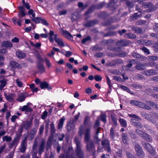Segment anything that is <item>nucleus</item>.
<instances>
[{
	"instance_id": "obj_1",
	"label": "nucleus",
	"mask_w": 158,
	"mask_h": 158,
	"mask_svg": "<svg viewBox=\"0 0 158 158\" xmlns=\"http://www.w3.org/2000/svg\"><path fill=\"white\" fill-rule=\"evenodd\" d=\"M90 132V129L87 128L85 132L84 139L86 142H88L86 145L87 150L89 152H91L92 155L94 156L95 154V147L94 142L92 140L89 141Z\"/></svg>"
},
{
	"instance_id": "obj_2",
	"label": "nucleus",
	"mask_w": 158,
	"mask_h": 158,
	"mask_svg": "<svg viewBox=\"0 0 158 158\" xmlns=\"http://www.w3.org/2000/svg\"><path fill=\"white\" fill-rule=\"evenodd\" d=\"M74 141L77 146L75 150V152L78 158H85L84 154L82 150L81 147V143L78 138L75 137L74 138Z\"/></svg>"
},
{
	"instance_id": "obj_3",
	"label": "nucleus",
	"mask_w": 158,
	"mask_h": 158,
	"mask_svg": "<svg viewBox=\"0 0 158 158\" xmlns=\"http://www.w3.org/2000/svg\"><path fill=\"white\" fill-rule=\"evenodd\" d=\"M105 3L104 2L96 5H93L91 6L88 10L85 13V15H87L91 13L94 10L101 9L105 5Z\"/></svg>"
},
{
	"instance_id": "obj_4",
	"label": "nucleus",
	"mask_w": 158,
	"mask_h": 158,
	"mask_svg": "<svg viewBox=\"0 0 158 158\" xmlns=\"http://www.w3.org/2000/svg\"><path fill=\"white\" fill-rule=\"evenodd\" d=\"M133 143L134 145L135 150L137 155L140 157L143 158L144 156V153L140 146L135 141H134Z\"/></svg>"
},
{
	"instance_id": "obj_5",
	"label": "nucleus",
	"mask_w": 158,
	"mask_h": 158,
	"mask_svg": "<svg viewBox=\"0 0 158 158\" xmlns=\"http://www.w3.org/2000/svg\"><path fill=\"white\" fill-rule=\"evenodd\" d=\"M142 7L143 8H148V9L146 11L148 12H153L156 10L157 9L156 7L151 3H147L145 5H142Z\"/></svg>"
},
{
	"instance_id": "obj_6",
	"label": "nucleus",
	"mask_w": 158,
	"mask_h": 158,
	"mask_svg": "<svg viewBox=\"0 0 158 158\" xmlns=\"http://www.w3.org/2000/svg\"><path fill=\"white\" fill-rule=\"evenodd\" d=\"M39 60L37 62V67L39 70V72L40 73H42L45 72V68L43 65L42 64L41 62L43 61L42 59L39 57Z\"/></svg>"
},
{
	"instance_id": "obj_7",
	"label": "nucleus",
	"mask_w": 158,
	"mask_h": 158,
	"mask_svg": "<svg viewBox=\"0 0 158 158\" xmlns=\"http://www.w3.org/2000/svg\"><path fill=\"white\" fill-rule=\"evenodd\" d=\"M102 144L105 147V149L108 152H110L111 149L110 148V143L108 139L103 140L102 142Z\"/></svg>"
},
{
	"instance_id": "obj_8",
	"label": "nucleus",
	"mask_w": 158,
	"mask_h": 158,
	"mask_svg": "<svg viewBox=\"0 0 158 158\" xmlns=\"http://www.w3.org/2000/svg\"><path fill=\"white\" fill-rule=\"evenodd\" d=\"M27 138V136L25 137L24 139L22 140L21 143L20 151L21 152L24 153L25 152L27 148V141L26 140Z\"/></svg>"
},
{
	"instance_id": "obj_9",
	"label": "nucleus",
	"mask_w": 158,
	"mask_h": 158,
	"mask_svg": "<svg viewBox=\"0 0 158 158\" xmlns=\"http://www.w3.org/2000/svg\"><path fill=\"white\" fill-rule=\"evenodd\" d=\"M98 21L97 19L89 20L85 23L83 24L84 26L87 27H89L94 26L95 24L98 23Z\"/></svg>"
},
{
	"instance_id": "obj_10",
	"label": "nucleus",
	"mask_w": 158,
	"mask_h": 158,
	"mask_svg": "<svg viewBox=\"0 0 158 158\" xmlns=\"http://www.w3.org/2000/svg\"><path fill=\"white\" fill-rule=\"evenodd\" d=\"M118 1V0H110L109 2L107 4V7L112 10L116 9L117 7L116 3Z\"/></svg>"
},
{
	"instance_id": "obj_11",
	"label": "nucleus",
	"mask_w": 158,
	"mask_h": 158,
	"mask_svg": "<svg viewBox=\"0 0 158 158\" xmlns=\"http://www.w3.org/2000/svg\"><path fill=\"white\" fill-rule=\"evenodd\" d=\"M139 136L148 142H151L152 140V138L151 136L144 131Z\"/></svg>"
},
{
	"instance_id": "obj_12",
	"label": "nucleus",
	"mask_w": 158,
	"mask_h": 158,
	"mask_svg": "<svg viewBox=\"0 0 158 158\" xmlns=\"http://www.w3.org/2000/svg\"><path fill=\"white\" fill-rule=\"evenodd\" d=\"M131 55L133 57L140 60L142 61H144L146 59V57L142 56L136 52H132L131 53Z\"/></svg>"
},
{
	"instance_id": "obj_13",
	"label": "nucleus",
	"mask_w": 158,
	"mask_h": 158,
	"mask_svg": "<svg viewBox=\"0 0 158 158\" xmlns=\"http://www.w3.org/2000/svg\"><path fill=\"white\" fill-rule=\"evenodd\" d=\"M131 123L133 125L137 128H141L142 127L141 123L134 118H131Z\"/></svg>"
},
{
	"instance_id": "obj_14",
	"label": "nucleus",
	"mask_w": 158,
	"mask_h": 158,
	"mask_svg": "<svg viewBox=\"0 0 158 158\" xmlns=\"http://www.w3.org/2000/svg\"><path fill=\"white\" fill-rule=\"evenodd\" d=\"M45 142L44 140H42L39 145L38 150V154L41 155L44 150V148L45 146Z\"/></svg>"
},
{
	"instance_id": "obj_15",
	"label": "nucleus",
	"mask_w": 158,
	"mask_h": 158,
	"mask_svg": "<svg viewBox=\"0 0 158 158\" xmlns=\"http://www.w3.org/2000/svg\"><path fill=\"white\" fill-rule=\"evenodd\" d=\"M137 106L148 110H149L151 109V108L150 107L144 103L139 101H138Z\"/></svg>"
},
{
	"instance_id": "obj_16",
	"label": "nucleus",
	"mask_w": 158,
	"mask_h": 158,
	"mask_svg": "<svg viewBox=\"0 0 158 158\" xmlns=\"http://www.w3.org/2000/svg\"><path fill=\"white\" fill-rule=\"evenodd\" d=\"M19 137L18 135H16L15 137L13 140L9 145V148H11L14 145H17L18 143L19 142Z\"/></svg>"
},
{
	"instance_id": "obj_17",
	"label": "nucleus",
	"mask_w": 158,
	"mask_h": 158,
	"mask_svg": "<svg viewBox=\"0 0 158 158\" xmlns=\"http://www.w3.org/2000/svg\"><path fill=\"white\" fill-rule=\"evenodd\" d=\"M156 73L155 71L153 70V69L145 70L143 71L142 73L143 74L148 76L156 75Z\"/></svg>"
},
{
	"instance_id": "obj_18",
	"label": "nucleus",
	"mask_w": 158,
	"mask_h": 158,
	"mask_svg": "<svg viewBox=\"0 0 158 158\" xmlns=\"http://www.w3.org/2000/svg\"><path fill=\"white\" fill-rule=\"evenodd\" d=\"M74 122V120L70 121L67 123V127L68 131L70 132L74 129L75 126L73 123Z\"/></svg>"
},
{
	"instance_id": "obj_19",
	"label": "nucleus",
	"mask_w": 158,
	"mask_h": 158,
	"mask_svg": "<svg viewBox=\"0 0 158 158\" xmlns=\"http://www.w3.org/2000/svg\"><path fill=\"white\" fill-rule=\"evenodd\" d=\"M49 85L48 83L46 81L41 82L40 84V86L41 89H47L48 90L52 89L51 87L49 86Z\"/></svg>"
},
{
	"instance_id": "obj_20",
	"label": "nucleus",
	"mask_w": 158,
	"mask_h": 158,
	"mask_svg": "<svg viewBox=\"0 0 158 158\" xmlns=\"http://www.w3.org/2000/svg\"><path fill=\"white\" fill-rule=\"evenodd\" d=\"M4 95L6 99L10 102L13 101L14 98L15 96V94L13 93L7 95L6 93H4Z\"/></svg>"
},
{
	"instance_id": "obj_21",
	"label": "nucleus",
	"mask_w": 158,
	"mask_h": 158,
	"mask_svg": "<svg viewBox=\"0 0 158 158\" xmlns=\"http://www.w3.org/2000/svg\"><path fill=\"white\" fill-rule=\"evenodd\" d=\"M54 39L56 42L57 43L59 46L62 47L64 46V44L62 40L61 39H60L57 37V35H55Z\"/></svg>"
},
{
	"instance_id": "obj_22",
	"label": "nucleus",
	"mask_w": 158,
	"mask_h": 158,
	"mask_svg": "<svg viewBox=\"0 0 158 158\" xmlns=\"http://www.w3.org/2000/svg\"><path fill=\"white\" fill-rule=\"evenodd\" d=\"M31 122L27 121L25 123H23L22 125V127L26 130H27L29 127H31Z\"/></svg>"
},
{
	"instance_id": "obj_23",
	"label": "nucleus",
	"mask_w": 158,
	"mask_h": 158,
	"mask_svg": "<svg viewBox=\"0 0 158 158\" xmlns=\"http://www.w3.org/2000/svg\"><path fill=\"white\" fill-rule=\"evenodd\" d=\"M21 110L22 111H25L26 112H30L33 110L28 105L23 106Z\"/></svg>"
},
{
	"instance_id": "obj_24",
	"label": "nucleus",
	"mask_w": 158,
	"mask_h": 158,
	"mask_svg": "<svg viewBox=\"0 0 158 158\" xmlns=\"http://www.w3.org/2000/svg\"><path fill=\"white\" fill-rule=\"evenodd\" d=\"M129 63L126 65L125 66V68H127L130 69L132 66V64H137V61H135V60L134 59L130 60L129 61Z\"/></svg>"
},
{
	"instance_id": "obj_25",
	"label": "nucleus",
	"mask_w": 158,
	"mask_h": 158,
	"mask_svg": "<svg viewBox=\"0 0 158 158\" xmlns=\"http://www.w3.org/2000/svg\"><path fill=\"white\" fill-rule=\"evenodd\" d=\"M2 46L6 48H11L13 47L12 44L10 42L4 41L2 43Z\"/></svg>"
},
{
	"instance_id": "obj_26",
	"label": "nucleus",
	"mask_w": 158,
	"mask_h": 158,
	"mask_svg": "<svg viewBox=\"0 0 158 158\" xmlns=\"http://www.w3.org/2000/svg\"><path fill=\"white\" fill-rule=\"evenodd\" d=\"M10 64L13 67L17 68L18 69H20L22 67L21 64L14 61H12L10 62Z\"/></svg>"
},
{
	"instance_id": "obj_27",
	"label": "nucleus",
	"mask_w": 158,
	"mask_h": 158,
	"mask_svg": "<svg viewBox=\"0 0 158 158\" xmlns=\"http://www.w3.org/2000/svg\"><path fill=\"white\" fill-rule=\"evenodd\" d=\"M70 19L72 22L76 21L79 18L78 15L77 13H72L70 16Z\"/></svg>"
},
{
	"instance_id": "obj_28",
	"label": "nucleus",
	"mask_w": 158,
	"mask_h": 158,
	"mask_svg": "<svg viewBox=\"0 0 158 158\" xmlns=\"http://www.w3.org/2000/svg\"><path fill=\"white\" fill-rule=\"evenodd\" d=\"M63 35L68 39H70L71 38H73V36L67 31H63Z\"/></svg>"
},
{
	"instance_id": "obj_29",
	"label": "nucleus",
	"mask_w": 158,
	"mask_h": 158,
	"mask_svg": "<svg viewBox=\"0 0 158 158\" xmlns=\"http://www.w3.org/2000/svg\"><path fill=\"white\" fill-rule=\"evenodd\" d=\"M121 137L123 143L125 144L127 143L128 139L127 134L122 133L121 134Z\"/></svg>"
},
{
	"instance_id": "obj_30",
	"label": "nucleus",
	"mask_w": 158,
	"mask_h": 158,
	"mask_svg": "<svg viewBox=\"0 0 158 158\" xmlns=\"http://www.w3.org/2000/svg\"><path fill=\"white\" fill-rule=\"evenodd\" d=\"M142 144L143 147L148 152L153 147L149 143H147L143 142H142Z\"/></svg>"
},
{
	"instance_id": "obj_31",
	"label": "nucleus",
	"mask_w": 158,
	"mask_h": 158,
	"mask_svg": "<svg viewBox=\"0 0 158 158\" xmlns=\"http://www.w3.org/2000/svg\"><path fill=\"white\" fill-rule=\"evenodd\" d=\"M145 65L143 63H139L135 66V69L138 70H142L145 69Z\"/></svg>"
},
{
	"instance_id": "obj_32",
	"label": "nucleus",
	"mask_w": 158,
	"mask_h": 158,
	"mask_svg": "<svg viewBox=\"0 0 158 158\" xmlns=\"http://www.w3.org/2000/svg\"><path fill=\"white\" fill-rule=\"evenodd\" d=\"M26 98V97L24 94L20 93L19 96L18 98L17 99V100L19 102H21L24 101Z\"/></svg>"
},
{
	"instance_id": "obj_33",
	"label": "nucleus",
	"mask_w": 158,
	"mask_h": 158,
	"mask_svg": "<svg viewBox=\"0 0 158 158\" xmlns=\"http://www.w3.org/2000/svg\"><path fill=\"white\" fill-rule=\"evenodd\" d=\"M137 13H135L133 15L131 16V20L133 21L137 19L139 17H141L142 15H137Z\"/></svg>"
},
{
	"instance_id": "obj_34",
	"label": "nucleus",
	"mask_w": 158,
	"mask_h": 158,
	"mask_svg": "<svg viewBox=\"0 0 158 158\" xmlns=\"http://www.w3.org/2000/svg\"><path fill=\"white\" fill-rule=\"evenodd\" d=\"M65 118H64V117L61 118L60 119L59 123L58 124V129H61L62 127L63 123L65 120Z\"/></svg>"
},
{
	"instance_id": "obj_35",
	"label": "nucleus",
	"mask_w": 158,
	"mask_h": 158,
	"mask_svg": "<svg viewBox=\"0 0 158 158\" xmlns=\"http://www.w3.org/2000/svg\"><path fill=\"white\" fill-rule=\"evenodd\" d=\"M7 80H6L3 79L0 81V89L2 90L3 87L6 85Z\"/></svg>"
},
{
	"instance_id": "obj_36",
	"label": "nucleus",
	"mask_w": 158,
	"mask_h": 158,
	"mask_svg": "<svg viewBox=\"0 0 158 158\" xmlns=\"http://www.w3.org/2000/svg\"><path fill=\"white\" fill-rule=\"evenodd\" d=\"M16 56L19 58H23L26 56L25 54L21 52H16Z\"/></svg>"
},
{
	"instance_id": "obj_37",
	"label": "nucleus",
	"mask_w": 158,
	"mask_h": 158,
	"mask_svg": "<svg viewBox=\"0 0 158 158\" xmlns=\"http://www.w3.org/2000/svg\"><path fill=\"white\" fill-rule=\"evenodd\" d=\"M119 43L122 46H126L129 44V42L128 41L123 40L120 41Z\"/></svg>"
},
{
	"instance_id": "obj_38",
	"label": "nucleus",
	"mask_w": 158,
	"mask_h": 158,
	"mask_svg": "<svg viewBox=\"0 0 158 158\" xmlns=\"http://www.w3.org/2000/svg\"><path fill=\"white\" fill-rule=\"evenodd\" d=\"M119 121L121 125L124 127H126L127 126V124L126 121L123 118H120L119 119Z\"/></svg>"
},
{
	"instance_id": "obj_39",
	"label": "nucleus",
	"mask_w": 158,
	"mask_h": 158,
	"mask_svg": "<svg viewBox=\"0 0 158 158\" xmlns=\"http://www.w3.org/2000/svg\"><path fill=\"white\" fill-rule=\"evenodd\" d=\"M50 131L51 135H53L55 132V129L53 123H52L50 124Z\"/></svg>"
},
{
	"instance_id": "obj_40",
	"label": "nucleus",
	"mask_w": 158,
	"mask_h": 158,
	"mask_svg": "<svg viewBox=\"0 0 158 158\" xmlns=\"http://www.w3.org/2000/svg\"><path fill=\"white\" fill-rule=\"evenodd\" d=\"M126 37H127V38L129 39H135L136 38V35L133 33H127L125 35Z\"/></svg>"
},
{
	"instance_id": "obj_41",
	"label": "nucleus",
	"mask_w": 158,
	"mask_h": 158,
	"mask_svg": "<svg viewBox=\"0 0 158 158\" xmlns=\"http://www.w3.org/2000/svg\"><path fill=\"white\" fill-rule=\"evenodd\" d=\"M146 23V21L140 19L138 20L135 24L137 25H142L145 24Z\"/></svg>"
},
{
	"instance_id": "obj_42",
	"label": "nucleus",
	"mask_w": 158,
	"mask_h": 158,
	"mask_svg": "<svg viewBox=\"0 0 158 158\" xmlns=\"http://www.w3.org/2000/svg\"><path fill=\"white\" fill-rule=\"evenodd\" d=\"M120 87L122 89H123L125 91H126L127 92H129L130 93H131L132 94H133V93H131V91L126 86L121 85H120Z\"/></svg>"
},
{
	"instance_id": "obj_43",
	"label": "nucleus",
	"mask_w": 158,
	"mask_h": 158,
	"mask_svg": "<svg viewBox=\"0 0 158 158\" xmlns=\"http://www.w3.org/2000/svg\"><path fill=\"white\" fill-rule=\"evenodd\" d=\"M148 152L151 156H153L156 155V151L153 149V147L151 148V149H150Z\"/></svg>"
},
{
	"instance_id": "obj_44",
	"label": "nucleus",
	"mask_w": 158,
	"mask_h": 158,
	"mask_svg": "<svg viewBox=\"0 0 158 158\" xmlns=\"http://www.w3.org/2000/svg\"><path fill=\"white\" fill-rule=\"evenodd\" d=\"M31 153L32 156V157H34L37 156V149H32L31 151Z\"/></svg>"
},
{
	"instance_id": "obj_45",
	"label": "nucleus",
	"mask_w": 158,
	"mask_h": 158,
	"mask_svg": "<svg viewBox=\"0 0 158 158\" xmlns=\"http://www.w3.org/2000/svg\"><path fill=\"white\" fill-rule=\"evenodd\" d=\"M41 18L35 17V18H32L31 20L36 23H38L40 22Z\"/></svg>"
},
{
	"instance_id": "obj_46",
	"label": "nucleus",
	"mask_w": 158,
	"mask_h": 158,
	"mask_svg": "<svg viewBox=\"0 0 158 158\" xmlns=\"http://www.w3.org/2000/svg\"><path fill=\"white\" fill-rule=\"evenodd\" d=\"M91 40V38L89 36H88L84 38L81 41L82 43L85 44L86 42Z\"/></svg>"
},
{
	"instance_id": "obj_47",
	"label": "nucleus",
	"mask_w": 158,
	"mask_h": 158,
	"mask_svg": "<svg viewBox=\"0 0 158 158\" xmlns=\"http://www.w3.org/2000/svg\"><path fill=\"white\" fill-rule=\"evenodd\" d=\"M2 139L4 141H6L7 142H10L12 138L10 137H9L7 136H5L3 137Z\"/></svg>"
},
{
	"instance_id": "obj_48",
	"label": "nucleus",
	"mask_w": 158,
	"mask_h": 158,
	"mask_svg": "<svg viewBox=\"0 0 158 158\" xmlns=\"http://www.w3.org/2000/svg\"><path fill=\"white\" fill-rule=\"evenodd\" d=\"M140 114H141V115L145 118H146V119H148L149 118V114H147L146 113L144 112H141L140 113Z\"/></svg>"
},
{
	"instance_id": "obj_49",
	"label": "nucleus",
	"mask_w": 158,
	"mask_h": 158,
	"mask_svg": "<svg viewBox=\"0 0 158 158\" xmlns=\"http://www.w3.org/2000/svg\"><path fill=\"white\" fill-rule=\"evenodd\" d=\"M102 121L104 123L106 122V115L105 114H102L100 115Z\"/></svg>"
},
{
	"instance_id": "obj_50",
	"label": "nucleus",
	"mask_w": 158,
	"mask_h": 158,
	"mask_svg": "<svg viewBox=\"0 0 158 158\" xmlns=\"http://www.w3.org/2000/svg\"><path fill=\"white\" fill-rule=\"evenodd\" d=\"M84 131L83 127L82 126H81L79 129L78 131L79 135L80 136H82Z\"/></svg>"
},
{
	"instance_id": "obj_51",
	"label": "nucleus",
	"mask_w": 158,
	"mask_h": 158,
	"mask_svg": "<svg viewBox=\"0 0 158 158\" xmlns=\"http://www.w3.org/2000/svg\"><path fill=\"white\" fill-rule=\"evenodd\" d=\"M127 55V54L126 52H124L118 53L117 54V56L120 57H124L126 56Z\"/></svg>"
},
{
	"instance_id": "obj_52",
	"label": "nucleus",
	"mask_w": 158,
	"mask_h": 158,
	"mask_svg": "<svg viewBox=\"0 0 158 158\" xmlns=\"http://www.w3.org/2000/svg\"><path fill=\"white\" fill-rule=\"evenodd\" d=\"M126 4L130 8H132L133 7V2L132 1H127Z\"/></svg>"
},
{
	"instance_id": "obj_53",
	"label": "nucleus",
	"mask_w": 158,
	"mask_h": 158,
	"mask_svg": "<svg viewBox=\"0 0 158 158\" xmlns=\"http://www.w3.org/2000/svg\"><path fill=\"white\" fill-rule=\"evenodd\" d=\"M94 79L97 81H100L102 80V77L101 75H97L95 76Z\"/></svg>"
},
{
	"instance_id": "obj_54",
	"label": "nucleus",
	"mask_w": 158,
	"mask_h": 158,
	"mask_svg": "<svg viewBox=\"0 0 158 158\" xmlns=\"http://www.w3.org/2000/svg\"><path fill=\"white\" fill-rule=\"evenodd\" d=\"M142 50L143 51V52L146 53L147 55H148L150 53V52L149 50L147 49L145 47H143L141 48Z\"/></svg>"
},
{
	"instance_id": "obj_55",
	"label": "nucleus",
	"mask_w": 158,
	"mask_h": 158,
	"mask_svg": "<svg viewBox=\"0 0 158 158\" xmlns=\"http://www.w3.org/2000/svg\"><path fill=\"white\" fill-rule=\"evenodd\" d=\"M37 130L35 128H33L30 131V135L35 136Z\"/></svg>"
},
{
	"instance_id": "obj_56",
	"label": "nucleus",
	"mask_w": 158,
	"mask_h": 158,
	"mask_svg": "<svg viewBox=\"0 0 158 158\" xmlns=\"http://www.w3.org/2000/svg\"><path fill=\"white\" fill-rule=\"evenodd\" d=\"M129 116L131 118H135V119H136L138 120H141V119L139 116L135 114H129Z\"/></svg>"
},
{
	"instance_id": "obj_57",
	"label": "nucleus",
	"mask_w": 158,
	"mask_h": 158,
	"mask_svg": "<svg viewBox=\"0 0 158 158\" xmlns=\"http://www.w3.org/2000/svg\"><path fill=\"white\" fill-rule=\"evenodd\" d=\"M153 29L156 32H158V23H156L153 26Z\"/></svg>"
},
{
	"instance_id": "obj_58",
	"label": "nucleus",
	"mask_w": 158,
	"mask_h": 158,
	"mask_svg": "<svg viewBox=\"0 0 158 158\" xmlns=\"http://www.w3.org/2000/svg\"><path fill=\"white\" fill-rule=\"evenodd\" d=\"M149 58L153 61L158 60V57L156 56H149Z\"/></svg>"
},
{
	"instance_id": "obj_59",
	"label": "nucleus",
	"mask_w": 158,
	"mask_h": 158,
	"mask_svg": "<svg viewBox=\"0 0 158 158\" xmlns=\"http://www.w3.org/2000/svg\"><path fill=\"white\" fill-rule=\"evenodd\" d=\"M100 50H101V49H100L99 48L98 45H96L95 46L93 47H92V50L93 51H95Z\"/></svg>"
},
{
	"instance_id": "obj_60",
	"label": "nucleus",
	"mask_w": 158,
	"mask_h": 158,
	"mask_svg": "<svg viewBox=\"0 0 158 158\" xmlns=\"http://www.w3.org/2000/svg\"><path fill=\"white\" fill-rule=\"evenodd\" d=\"M130 136L132 138L135 139L137 138V136L136 134L133 132H130L129 133Z\"/></svg>"
},
{
	"instance_id": "obj_61",
	"label": "nucleus",
	"mask_w": 158,
	"mask_h": 158,
	"mask_svg": "<svg viewBox=\"0 0 158 158\" xmlns=\"http://www.w3.org/2000/svg\"><path fill=\"white\" fill-rule=\"evenodd\" d=\"M40 22L41 23L44 25L48 26V23L47 22L46 20L44 19L41 18Z\"/></svg>"
},
{
	"instance_id": "obj_62",
	"label": "nucleus",
	"mask_w": 158,
	"mask_h": 158,
	"mask_svg": "<svg viewBox=\"0 0 158 158\" xmlns=\"http://www.w3.org/2000/svg\"><path fill=\"white\" fill-rule=\"evenodd\" d=\"M111 118L114 124L116 126L117 125V118H116L114 116H111Z\"/></svg>"
},
{
	"instance_id": "obj_63",
	"label": "nucleus",
	"mask_w": 158,
	"mask_h": 158,
	"mask_svg": "<svg viewBox=\"0 0 158 158\" xmlns=\"http://www.w3.org/2000/svg\"><path fill=\"white\" fill-rule=\"evenodd\" d=\"M38 145V142L35 139L34 141V143H33V144L32 146V149H37V148Z\"/></svg>"
},
{
	"instance_id": "obj_64",
	"label": "nucleus",
	"mask_w": 158,
	"mask_h": 158,
	"mask_svg": "<svg viewBox=\"0 0 158 158\" xmlns=\"http://www.w3.org/2000/svg\"><path fill=\"white\" fill-rule=\"evenodd\" d=\"M126 153L127 158H135L134 155H132L130 152H126Z\"/></svg>"
}]
</instances>
